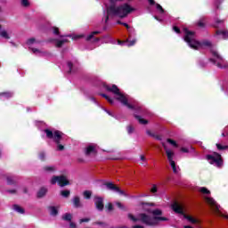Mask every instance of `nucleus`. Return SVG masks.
Wrapping results in <instances>:
<instances>
[{
  "instance_id": "f257e3e1",
  "label": "nucleus",
  "mask_w": 228,
  "mask_h": 228,
  "mask_svg": "<svg viewBox=\"0 0 228 228\" xmlns=\"http://www.w3.org/2000/svg\"><path fill=\"white\" fill-rule=\"evenodd\" d=\"M141 206H142L143 211H146V213H150V215H152V217L147 214L142 213L139 214V218L142 224H145V225H150L151 227H154L159 224V222H168V218L163 216V210L159 208L156 209H151L145 208V206H150L151 208H154L156 206L155 203H149V202H141Z\"/></svg>"
},
{
  "instance_id": "f03ea898",
  "label": "nucleus",
  "mask_w": 228,
  "mask_h": 228,
  "mask_svg": "<svg viewBox=\"0 0 228 228\" xmlns=\"http://www.w3.org/2000/svg\"><path fill=\"white\" fill-rule=\"evenodd\" d=\"M121 0H110V5L107 7V15L105 17V22L110 20V15L113 17H119V19H126L129 13L134 12V8L131 7L129 4H123L117 6V3Z\"/></svg>"
},
{
  "instance_id": "7ed1b4c3",
  "label": "nucleus",
  "mask_w": 228,
  "mask_h": 228,
  "mask_svg": "<svg viewBox=\"0 0 228 228\" xmlns=\"http://www.w3.org/2000/svg\"><path fill=\"white\" fill-rule=\"evenodd\" d=\"M103 86L107 92H110L111 94H114V95H118V97L116 98L117 101H119V102H122V104L124 106H126L128 110H133L134 113L142 115L143 109L142 107L134 106L129 103V102L127 101V98L126 97V95H124V94L120 93V89L118 88V86H117V85H112L111 86L108 85H104Z\"/></svg>"
},
{
  "instance_id": "20e7f679",
  "label": "nucleus",
  "mask_w": 228,
  "mask_h": 228,
  "mask_svg": "<svg viewBox=\"0 0 228 228\" xmlns=\"http://www.w3.org/2000/svg\"><path fill=\"white\" fill-rule=\"evenodd\" d=\"M184 42L188 44L191 49L199 51L200 47H213V43H211L209 40L197 41L195 39V32L190 31L188 28H184Z\"/></svg>"
},
{
  "instance_id": "39448f33",
  "label": "nucleus",
  "mask_w": 228,
  "mask_h": 228,
  "mask_svg": "<svg viewBox=\"0 0 228 228\" xmlns=\"http://www.w3.org/2000/svg\"><path fill=\"white\" fill-rule=\"evenodd\" d=\"M44 132L45 133L48 140H53L54 143H56L57 151H65V146L61 144V140H63V136L65 135L63 132L59 130L53 132L49 128L45 129Z\"/></svg>"
},
{
  "instance_id": "423d86ee",
  "label": "nucleus",
  "mask_w": 228,
  "mask_h": 228,
  "mask_svg": "<svg viewBox=\"0 0 228 228\" xmlns=\"http://www.w3.org/2000/svg\"><path fill=\"white\" fill-rule=\"evenodd\" d=\"M56 183H58L61 188H64V186H70V181L67 179L65 175H53L51 179V184H56Z\"/></svg>"
},
{
  "instance_id": "0eeeda50",
  "label": "nucleus",
  "mask_w": 228,
  "mask_h": 228,
  "mask_svg": "<svg viewBox=\"0 0 228 228\" xmlns=\"http://www.w3.org/2000/svg\"><path fill=\"white\" fill-rule=\"evenodd\" d=\"M206 159L209 161L210 165H214V163H216V167L219 168L224 165V159H222V155H220L218 152H214V156L207 155Z\"/></svg>"
},
{
  "instance_id": "6e6552de",
  "label": "nucleus",
  "mask_w": 228,
  "mask_h": 228,
  "mask_svg": "<svg viewBox=\"0 0 228 228\" xmlns=\"http://www.w3.org/2000/svg\"><path fill=\"white\" fill-rule=\"evenodd\" d=\"M103 186H106L107 190H110V191H115L116 193H119V195H123V197H127V194L124 190H121L120 187L111 182L104 183Z\"/></svg>"
},
{
  "instance_id": "1a4fd4ad",
  "label": "nucleus",
  "mask_w": 228,
  "mask_h": 228,
  "mask_svg": "<svg viewBox=\"0 0 228 228\" xmlns=\"http://www.w3.org/2000/svg\"><path fill=\"white\" fill-rule=\"evenodd\" d=\"M94 206L97 211H104V198L99 196L94 197Z\"/></svg>"
},
{
  "instance_id": "9d476101",
  "label": "nucleus",
  "mask_w": 228,
  "mask_h": 228,
  "mask_svg": "<svg viewBox=\"0 0 228 228\" xmlns=\"http://www.w3.org/2000/svg\"><path fill=\"white\" fill-rule=\"evenodd\" d=\"M205 200L208 202V204H209V206H211V208H212L213 211H215V213H220V205H218V203H216L215 199L207 197V198H205Z\"/></svg>"
},
{
  "instance_id": "9b49d317",
  "label": "nucleus",
  "mask_w": 228,
  "mask_h": 228,
  "mask_svg": "<svg viewBox=\"0 0 228 228\" xmlns=\"http://www.w3.org/2000/svg\"><path fill=\"white\" fill-rule=\"evenodd\" d=\"M172 209L175 211V213H177L178 215H183L184 216V209L183 208V206L179 204L178 202H175L172 204Z\"/></svg>"
},
{
  "instance_id": "f8f14e48",
  "label": "nucleus",
  "mask_w": 228,
  "mask_h": 228,
  "mask_svg": "<svg viewBox=\"0 0 228 228\" xmlns=\"http://www.w3.org/2000/svg\"><path fill=\"white\" fill-rule=\"evenodd\" d=\"M73 206L74 208H83V205L81 204V198H79V196H75L73 198Z\"/></svg>"
},
{
  "instance_id": "ddd939ff",
  "label": "nucleus",
  "mask_w": 228,
  "mask_h": 228,
  "mask_svg": "<svg viewBox=\"0 0 228 228\" xmlns=\"http://www.w3.org/2000/svg\"><path fill=\"white\" fill-rule=\"evenodd\" d=\"M6 181L9 186H15L17 184V178L15 176H6Z\"/></svg>"
},
{
  "instance_id": "4468645a",
  "label": "nucleus",
  "mask_w": 228,
  "mask_h": 228,
  "mask_svg": "<svg viewBox=\"0 0 228 228\" xmlns=\"http://www.w3.org/2000/svg\"><path fill=\"white\" fill-rule=\"evenodd\" d=\"M47 195V188L45 187H41L39 191H37V199H43V197H45Z\"/></svg>"
},
{
  "instance_id": "2eb2a0df",
  "label": "nucleus",
  "mask_w": 228,
  "mask_h": 228,
  "mask_svg": "<svg viewBox=\"0 0 228 228\" xmlns=\"http://www.w3.org/2000/svg\"><path fill=\"white\" fill-rule=\"evenodd\" d=\"M12 209L14 211H16V213H20V215H24L26 213V210L22 207H20V206H19L17 204H14L12 206Z\"/></svg>"
},
{
  "instance_id": "dca6fc26",
  "label": "nucleus",
  "mask_w": 228,
  "mask_h": 228,
  "mask_svg": "<svg viewBox=\"0 0 228 228\" xmlns=\"http://www.w3.org/2000/svg\"><path fill=\"white\" fill-rule=\"evenodd\" d=\"M134 117L138 120L139 124H142V126H147V124H149V120L142 118V116L134 114Z\"/></svg>"
},
{
  "instance_id": "f3484780",
  "label": "nucleus",
  "mask_w": 228,
  "mask_h": 228,
  "mask_svg": "<svg viewBox=\"0 0 228 228\" xmlns=\"http://www.w3.org/2000/svg\"><path fill=\"white\" fill-rule=\"evenodd\" d=\"M51 216H58V208L54 206L48 207Z\"/></svg>"
},
{
  "instance_id": "a211bd4d",
  "label": "nucleus",
  "mask_w": 228,
  "mask_h": 228,
  "mask_svg": "<svg viewBox=\"0 0 228 228\" xmlns=\"http://www.w3.org/2000/svg\"><path fill=\"white\" fill-rule=\"evenodd\" d=\"M210 53H211L212 56H214V58H216V60H219L220 61H222V60H224V58H222L218 54V52L216 50H214L213 48H210Z\"/></svg>"
},
{
  "instance_id": "6ab92c4d",
  "label": "nucleus",
  "mask_w": 228,
  "mask_h": 228,
  "mask_svg": "<svg viewBox=\"0 0 228 228\" xmlns=\"http://www.w3.org/2000/svg\"><path fill=\"white\" fill-rule=\"evenodd\" d=\"M183 218H185V220H188L189 222H191V224H199V220L193 218L191 216H188V215H183Z\"/></svg>"
},
{
  "instance_id": "aec40b11",
  "label": "nucleus",
  "mask_w": 228,
  "mask_h": 228,
  "mask_svg": "<svg viewBox=\"0 0 228 228\" xmlns=\"http://www.w3.org/2000/svg\"><path fill=\"white\" fill-rule=\"evenodd\" d=\"M61 218L64 220V222H72V214L66 213L62 216Z\"/></svg>"
},
{
  "instance_id": "412c9836",
  "label": "nucleus",
  "mask_w": 228,
  "mask_h": 228,
  "mask_svg": "<svg viewBox=\"0 0 228 228\" xmlns=\"http://www.w3.org/2000/svg\"><path fill=\"white\" fill-rule=\"evenodd\" d=\"M92 152H95V147L94 146H88L86 149V156H90V154H92Z\"/></svg>"
},
{
  "instance_id": "4be33fe9",
  "label": "nucleus",
  "mask_w": 228,
  "mask_h": 228,
  "mask_svg": "<svg viewBox=\"0 0 228 228\" xmlns=\"http://www.w3.org/2000/svg\"><path fill=\"white\" fill-rule=\"evenodd\" d=\"M166 154L167 156V159H168L169 163L174 161V151H172L170 150H167Z\"/></svg>"
},
{
  "instance_id": "5701e85b",
  "label": "nucleus",
  "mask_w": 228,
  "mask_h": 228,
  "mask_svg": "<svg viewBox=\"0 0 228 228\" xmlns=\"http://www.w3.org/2000/svg\"><path fill=\"white\" fill-rule=\"evenodd\" d=\"M0 97H5V99H11V97H13V94L12 92H3V93H0Z\"/></svg>"
},
{
  "instance_id": "b1692460",
  "label": "nucleus",
  "mask_w": 228,
  "mask_h": 228,
  "mask_svg": "<svg viewBox=\"0 0 228 228\" xmlns=\"http://www.w3.org/2000/svg\"><path fill=\"white\" fill-rule=\"evenodd\" d=\"M0 29H1V25H0ZM0 37H2V38H5V40H10V35H8V32L6 30H2L0 32Z\"/></svg>"
},
{
  "instance_id": "393cba45",
  "label": "nucleus",
  "mask_w": 228,
  "mask_h": 228,
  "mask_svg": "<svg viewBox=\"0 0 228 228\" xmlns=\"http://www.w3.org/2000/svg\"><path fill=\"white\" fill-rule=\"evenodd\" d=\"M67 42H69V39L56 40V47H63V44H67Z\"/></svg>"
},
{
  "instance_id": "a878e982",
  "label": "nucleus",
  "mask_w": 228,
  "mask_h": 228,
  "mask_svg": "<svg viewBox=\"0 0 228 228\" xmlns=\"http://www.w3.org/2000/svg\"><path fill=\"white\" fill-rule=\"evenodd\" d=\"M43 170H45V172L53 173V172H56V167H51V166H45L43 167Z\"/></svg>"
},
{
  "instance_id": "bb28decb",
  "label": "nucleus",
  "mask_w": 228,
  "mask_h": 228,
  "mask_svg": "<svg viewBox=\"0 0 228 228\" xmlns=\"http://www.w3.org/2000/svg\"><path fill=\"white\" fill-rule=\"evenodd\" d=\"M61 195L64 199H69V197H70V191H69V190L61 191Z\"/></svg>"
},
{
  "instance_id": "cd10ccee",
  "label": "nucleus",
  "mask_w": 228,
  "mask_h": 228,
  "mask_svg": "<svg viewBox=\"0 0 228 228\" xmlns=\"http://www.w3.org/2000/svg\"><path fill=\"white\" fill-rule=\"evenodd\" d=\"M95 35H101V31H93L89 36H87L86 41L90 42V40H92Z\"/></svg>"
},
{
  "instance_id": "c85d7f7f",
  "label": "nucleus",
  "mask_w": 228,
  "mask_h": 228,
  "mask_svg": "<svg viewBox=\"0 0 228 228\" xmlns=\"http://www.w3.org/2000/svg\"><path fill=\"white\" fill-rule=\"evenodd\" d=\"M208 61L213 63L214 65H216V67H218V69H225V66H222V64L220 62L216 63V61L213 58L208 59Z\"/></svg>"
},
{
  "instance_id": "c756f323",
  "label": "nucleus",
  "mask_w": 228,
  "mask_h": 228,
  "mask_svg": "<svg viewBox=\"0 0 228 228\" xmlns=\"http://www.w3.org/2000/svg\"><path fill=\"white\" fill-rule=\"evenodd\" d=\"M200 191L201 193H203V195H209V194H211V191L209 190H208V188H206V187H201L200 189Z\"/></svg>"
},
{
  "instance_id": "7c9ffc66",
  "label": "nucleus",
  "mask_w": 228,
  "mask_h": 228,
  "mask_svg": "<svg viewBox=\"0 0 228 228\" xmlns=\"http://www.w3.org/2000/svg\"><path fill=\"white\" fill-rule=\"evenodd\" d=\"M216 147L219 150V151H227L228 150V145H222L220 143H216Z\"/></svg>"
},
{
  "instance_id": "2f4dec72",
  "label": "nucleus",
  "mask_w": 228,
  "mask_h": 228,
  "mask_svg": "<svg viewBox=\"0 0 228 228\" xmlns=\"http://www.w3.org/2000/svg\"><path fill=\"white\" fill-rule=\"evenodd\" d=\"M83 195H84L85 199H87V200L92 199V191H85L83 192Z\"/></svg>"
},
{
  "instance_id": "473e14b6",
  "label": "nucleus",
  "mask_w": 228,
  "mask_h": 228,
  "mask_svg": "<svg viewBox=\"0 0 228 228\" xmlns=\"http://www.w3.org/2000/svg\"><path fill=\"white\" fill-rule=\"evenodd\" d=\"M216 35H223L224 38H228V31L217 30Z\"/></svg>"
},
{
  "instance_id": "72a5a7b5",
  "label": "nucleus",
  "mask_w": 228,
  "mask_h": 228,
  "mask_svg": "<svg viewBox=\"0 0 228 228\" xmlns=\"http://www.w3.org/2000/svg\"><path fill=\"white\" fill-rule=\"evenodd\" d=\"M169 163H170V166L173 169L174 174H177V167L175 166V161L173 160Z\"/></svg>"
},
{
  "instance_id": "f704fd0d",
  "label": "nucleus",
  "mask_w": 228,
  "mask_h": 228,
  "mask_svg": "<svg viewBox=\"0 0 228 228\" xmlns=\"http://www.w3.org/2000/svg\"><path fill=\"white\" fill-rule=\"evenodd\" d=\"M167 143H170L171 145H173V147H179V145L177 144V142L175 141H174L173 139H167Z\"/></svg>"
},
{
  "instance_id": "c9c22d12",
  "label": "nucleus",
  "mask_w": 228,
  "mask_h": 228,
  "mask_svg": "<svg viewBox=\"0 0 228 228\" xmlns=\"http://www.w3.org/2000/svg\"><path fill=\"white\" fill-rule=\"evenodd\" d=\"M150 191L153 195L158 193V185L157 184H153L152 187L151 188Z\"/></svg>"
},
{
  "instance_id": "e433bc0d",
  "label": "nucleus",
  "mask_w": 228,
  "mask_h": 228,
  "mask_svg": "<svg viewBox=\"0 0 228 228\" xmlns=\"http://www.w3.org/2000/svg\"><path fill=\"white\" fill-rule=\"evenodd\" d=\"M53 35L60 37V28L58 27H52Z\"/></svg>"
},
{
  "instance_id": "4c0bfd02",
  "label": "nucleus",
  "mask_w": 228,
  "mask_h": 228,
  "mask_svg": "<svg viewBox=\"0 0 228 228\" xmlns=\"http://www.w3.org/2000/svg\"><path fill=\"white\" fill-rule=\"evenodd\" d=\"M155 6L157 10L159 12V13H165V9L161 6L159 4H155Z\"/></svg>"
},
{
  "instance_id": "58836bf2",
  "label": "nucleus",
  "mask_w": 228,
  "mask_h": 228,
  "mask_svg": "<svg viewBox=\"0 0 228 228\" xmlns=\"http://www.w3.org/2000/svg\"><path fill=\"white\" fill-rule=\"evenodd\" d=\"M129 220H132V222H139L140 219L136 218L133 214H128Z\"/></svg>"
},
{
  "instance_id": "ea45409f",
  "label": "nucleus",
  "mask_w": 228,
  "mask_h": 228,
  "mask_svg": "<svg viewBox=\"0 0 228 228\" xmlns=\"http://www.w3.org/2000/svg\"><path fill=\"white\" fill-rule=\"evenodd\" d=\"M134 44H136V39L128 41L126 43V45H127V47H133V45H134Z\"/></svg>"
},
{
  "instance_id": "a19ab883",
  "label": "nucleus",
  "mask_w": 228,
  "mask_h": 228,
  "mask_svg": "<svg viewBox=\"0 0 228 228\" xmlns=\"http://www.w3.org/2000/svg\"><path fill=\"white\" fill-rule=\"evenodd\" d=\"M34 42H37V39H35V37H31L27 40V45H33Z\"/></svg>"
},
{
  "instance_id": "79ce46f5",
  "label": "nucleus",
  "mask_w": 228,
  "mask_h": 228,
  "mask_svg": "<svg viewBox=\"0 0 228 228\" xmlns=\"http://www.w3.org/2000/svg\"><path fill=\"white\" fill-rule=\"evenodd\" d=\"M21 6L28 8L29 6V0H21Z\"/></svg>"
},
{
  "instance_id": "37998d69",
  "label": "nucleus",
  "mask_w": 228,
  "mask_h": 228,
  "mask_svg": "<svg viewBox=\"0 0 228 228\" xmlns=\"http://www.w3.org/2000/svg\"><path fill=\"white\" fill-rule=\"evenodd\" d=\"M68 67L69 69V70L68 71V74H71L72 73V68L74 67V64L72 63V61H68Z\"/></svg>"
},
{
  "instance_id": "c03bdc74",
  "label": "nucleus",
  "mask_w": 228,
  "mask_h": 228,
  "mask_svg": "<svg viewBox=\"0 0 228 228\" xmlns=\"http://www.w3.org/2000/svg\"><path fill=\"white\" fill-rule=\"evenodd\" d=\"M39 159H41V161H45V152H39Z\"/></svg>"
},
{
  "instance_id": "a18cd8bd",
  "label": "nucleus",
  "mask_w": 228,
  "mask_h": 228,
  "mask_svg": "<svg viewBox=\"0 0 228 228\" xmlns=\"http://www.w3.org/2000/svg\"><path fill=\"white\" fill-rule=\"evenodd\" d=\"M126 131H127L128 134H131L134 132V127H133V126H128L126 128Z\"/></svg>"
},
{
  "instance_id": "49530a36",
  "label": "nucleus",
  "mask_w": 228,
  "mask_h": 228,
  "mask_svg": "<svg viewBox=\"0 0 228 228\" xmlns=\"http://www.w3.org/2000/svg\"><path fill=\"white\" fill-rule=\"evenodd\" d=\"M106 208L108 209V211H113V204L112 203H108L106 205Z\"/></svg>"
},
{
  "instance_id": "de8ad7c7",
  "label": "nucleus",
  "mask_w": 228,
  "mask_h": 228,
  "mask_svg": "<svg viewBox=\"0 0 228 228\" xmlns=\"http://www.w3.org/2000/svg\"><path fill=\"white\" fill-rule=\"evenodd\" d=\"M173 30L177 33L178 35L181 34V28H179V27L177 26H174L173 27Z\"/></svg>"
},
{
  "instance_id": "09e8293b",
  "label": "nucleus",
  "mask_w": 228,
  "mask_h": 228,
  "mask_svg": "<svg viewBox=\"0 0 228 228\" xmlns=\"http://www.w3.org/2000/svg\"><path fill=\"white\" fill-rule=\"evenodd\" d=\"M90 222V218H82L79 220V224H85Z\"/></svg>"
},
{
  "instance_id": "8fccbe9b",
  "label": "nucleus",
  "mask_w": 228,
  "mask_h": 228,
  "mask_svg": "<svg viewBox=\"0 0 228 228\" xmlns=\"http://www.w3.org/2000/svg\"><path fill=\"white\" fill-rule=\"evenodd\" d=\"M153 138H155V140H158L159 142H161V140H163V136L159 134H155Z\"/></svg>"
},
{
  "instance_id": "3c124183",
  "label": "nucleus",
  "mask_w": 228,
  "mask_h": 228,
  "mask_svg": "<svg viewBox=\"0 0 228 228\" xmlns=\"http://www.w3.org/2000/svg\"><path fill=\"white\" fill-rule=\"evenodd\" d=\"M146 134H147L149 136H151V138H154V136H156V134L151 133V130H147V131H146Z\"/></svg>"
},
{
  "instance_id": "603ef678",
  "label": "nucleus",
  "mask_w": 228,
  "mask_h": 228,
  "mask_svg": "<svg viewBox=\"0 0 228 228\" xmlns=\"http://www.w3.org/2000/svg\"><path fill=\"white\" fill-rule=\"evenodd\" d=\"M106 99V101H108V102L110 103V104H113V99H111V97H110V96H107V98H105Z\"/></svg>"
},
{
  "instance_id": "864d4df0",
  "label": "nucleus",
  "mask_w": 228,
  "mask_h": 228,
  "mask_svg": "<svg viewBox=\"0 0 228 228\" xmlns=\"http://www.w3.org/2000/svg\"><path fill=\"white\" fill-rule=\"evenodd\" d=\"M127 42H129V39H126V41H120V40H118V44L119 45H124V44H127Z\"/></svg>"
},
{
  "instance_id": "5fc2aeb1",
  "label": "nucleus",
  "mask_w": 228,
  "mask_h": 228,
  "mask_svg": "<svg viewBox=\"0 0 228 228\" xmlns=\"http://www.w3.org/2000/svg\"><path fill=\"white\" fill-rule=\"evenodd\" d=\"M116 205L119 209H124V205H122V203L117 202Z\"/></svg>"
},
{
  "instance_id": "6e6d98bb",
  "label": "nucleus",
  "mask_w": 228,
  "mask_h": 228,
  "mask_svg": "<svg viewBox=\"0 0 228 228\" xmlns=\"http://www.w3.org/2000/svg\"><path fill=\"white\" fill-rule=\"evenodd\" d=\"M69 227L70 228H77V226L76 225V223L70 221Z\"/></svg>"
},
{
  "instance_id": "4d7b16f0",
  "label": "nucleus",
  "mask_w": 228,
  "mask_h": 228,
  "mask_svg": "<svg viewBox=\"0 0 228 228\" xmlns=\"http://www.w3.org/2000/svg\"><path fill=\"white\" fill-rule=\"evenodd\" d=\"M7 193L15 194L17 193V190H7Z\"/></svg>"
},
{
  "instance_id": "13d9d810",
  "label": "nucleus",
  "mask_w": 228,
  "mask_h": 228,
  "mask_svg": "<svg viewBox=\"0 0 228 228\" xmlns=\"http://www.w3.org/2000/svg\"><path fill=\"white\" fill-rule=\"evenodd\" d=\"M148 2L151 6H154V4H156V1H154V0H148Z\"/></svg>"
},
{
  "instance_id": "bf43d9fd",
  "label": "nucleus",
  "mask_w": 228,
  "mask_h": 228,
  "mask_svg": "<svg viewBox=\"0 0 228 228\" xmlns=\"http://www.w3.org/2000/svg\"><path fill=\"white\" fill-rule=\"evenodd\" d=\"M181 151L182 152H190V151L188 150V148H181Z\"/></svg>"
},
{
  "instance_id": "052dcab7",
  "label": "nucleus",
  "mask_w": 228,
  "mask_h": 228,
  "mask_svg": "<svg viewBox=\"0 0 228 228\" xmlns=\"http://www.w3.org/2000/svg\"><path fill=\"white\" fill-rule=\"evenodd\" d=\"M198 26L200 27V28H204V22H202V21H200V22H198Z\"/></svg>"
},
{
  "instance_id": "680f3d73",
  "label": "nucleus",
  "mask_w": 228,
  "mask_h": 228,
  "mask_svg": "<svg viewBox=\"0 0 228 228\" xmlns=\"http://www.w3.org/2000/svg\"><path fill=\"white\" fill-rule=\"evenodd\" d=\"M32 53H40V50L37 49V48H31Z\"/></svg>"
},
{
  "instance_id": "e2e57ef3",
  "label": "nucleus",
  "mask_w": 228,
  "mask_h": 228,
  "mask_svg": "<svg viewBox=\"0 0 228 228\" xmlns=\"http://www.w3.org/2000/svg\"><path fill=\"white\" fill-rule=\"evenodd\" d=\"M110 159H112L114 161H118V159H120V158H118V157H112V158H110Z\"/></svg>"
},
{
  "instance_id": "0e129e2a",
  "label": "nucleus",
  "mask_w": 228,
  "mask_h": 228,
  "mask_svg": "<svg viewBox=\"0 0 228 228\" xmlns=\"http://www.w3.org/2000/svg\"><path fill=\"white\" fill-rule=\"evenodd\" d=\"M123 26L125 27V28H126V29H129V24H127V23H126V22H124L123 23Z\"/></svg>"
},
{
  "instance_id": "69168bd1",
  "label": "nucleus",
  "mask_w": 228,
  "mask_h": 228,
  "mask_svg": "<svg viewBox=\"0 0 228 228\" xmlns=\"http://www.w3.org/2000/svg\"><path fill=\"white\" fill-rule=\"evenodd\" d=\"M132 228H145V227L137 224V225H134Z\"/></svg>"
},
{
  "instance_id": "338daca9",
  "label": "nucleus",
  "mask_w": 228,
  "mask_h": 228,
  "mask_svg": "<svg viewBox=\"0 0 228 228\" xmlns=\"http://www.w3.org/2000/svg\"><path fill=\"white\" fill-rule=\"evenodd\" d=\"M145 160H146L145 156L141 155V161H145Z\"/></svg>"
},
{
  "instance_id": "774afa93",
  "label": "nucleus",
  "mask_w": 228,
  "mask_h": 228,
  "mask_svg": "<svg viewBox=\"0 0 228 228\" xmlns=\"http://www.w3.org/2000/svg\"><path fill=\"white\" fill-rule=\"evenodd\" d=\"M23 193H28V188L26 187L23 188Z\"/></svg>"
}]
</instances>
